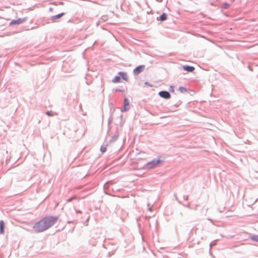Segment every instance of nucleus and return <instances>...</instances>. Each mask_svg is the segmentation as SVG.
Listing matches in <instances>:
<instances>
[{
  "label": "nucleus",
  "mask_w": 258,
  "mask_h": 258,
  "mask_svg": "<svg viewBox=\"0 0 258 258\" xmlns=\"http://www.w3.org/2000/svg\"><path fill=\"white\" fill-rule=\"evenodd\" d=\"M57 217H46L35 224L34 229L38 232L43 231L53 225L58 220Z\"/></svg>",
  "instance_id": "obj_1"
},
{
  "label": "nucleus",
  "mask_w": 258,
  "mask_h": 258,
  "mask_svg": "<svg viewBox=\"0 0 258 258\" xmlns=\"http://www.w3.org/2000/svg\"><path fill=\"white\" fill-rule=\"evenodd\" d=\"M145 68V66L144 65H141L137 67L133 71L134 75H137L139 74L140 73L142 72L144 70Z\"/></svg>",
  "instance_id": "obj_2"
},
{
  "label": "nucleus",
  "mask_w": 258,
  "mask_h": 258,
  "mask_svg": "<svg viewBox=\"0 0 258 258\" xmlns=\"http://www.w3.org/2000/svg\"><path fill=\"white\" fill-rule=\"evenodd\" d=\"M159 95L160 97L165 99H169L171 97L170 93L167 91H160Z\"/></svg>",
  "instance_id": "obj_3"
},
{
  "label": "nucleus",
  "mask_w": 258,
  "mask_h": 258,
  "mask_svg": "<svg viewBox=\"0 0 258 258\" xmlns=\"http://www.w3.org/2000/svg\"><path fill=\"white\" fill-rule=\"evenodd\" d=\"M161 163V161L158 160H154L148 163V166L150 168H152L156 166L157 165L160 164Z\"/></svg>",
  "instance_id": "obj_4"
},
{
  "label": "nucleus",
  "mask_w": 258,
  "mask_h": 258,
  "mask_svg": "<svg viewBox=\"0 0 258 258\" xmlns=\"http://www.w3.org/2000/svg\"><path fill=\"white\" fill-rule=\"evenodd\" d=\"M23 21H24V20L21 19H18L17 20H13L10 23V25L20 24L22 23Z\"/></svg>",
  "instance_id": "obj_5"
},
{
  "label": "nucleus",
  "mask_w": 258,
  "mask_h": 258,
  "mask_svg": "<svg viewBox=\"0 0 258 258\" xmlns=\"http://www.w3.org/2000/svg\"><path fill=\"white\" fill-rule=\"evenodd\" d=\"M182 68L184 71L189 72H192L195 70V68L191 66H183Z\"/></svg>",
  "instance_id": "obj_6"
},
{
  "label": "nucleus",
  "mask_w": 258,
  "mask_h": 258,
  "mask_svg": "<svg viewBox=\"0 0 258 258\" xmlns=\"http://www.w3.org/2000/svg\"><path fill=\"white\" fill-rule=\"evenodd\" d=\"M5 223L3 220L0 221V233L2 234H4Z\"/></svg>",
  "instance_id": "obj_7"
},
{
  "label": "nucleus",
  "mask_w": 258,
  "mask_h": 258,
  "mask_svg": "<svg viewBox=\"0 0 258 258\" xmlns=\"http://www.w3.org/2000/svg\"><path fill=\"white\" fill-rule=\"evenodd\" d=\"M118 74L124 80L126 81H128V77L126 73L120 72Z\"/></svg>",
  "instance_id": "obj_8"
},
{
  "label": "nucleus",
  "mask_w": 258,
  "mask_h": 258,
  "mask_svg": "<svg viewBox=\"0 0 258 258\" xmlns=\"http://www.w3.org/2000/svg\"><path fill=\"white\" fill-rule=\"evenodd\" d=\"M63 15H64V13H60V14H58L57 15L53 16L52 17V20L53 21H55V20L61 18Z\"/></svg>",
  "instance_id": "obj_9"
},
{
  "label": "nucleus",
  "mask_w": 258,
  "mask_h": 258,
  "mask_svg": "<svg viewBox=\"0 0 258 258\" xmlns=\"http://www.w3.org/2000/svg\"><path fill=\"white\" fill-rule=\"evenodd\" d=\"M167 19V16L165 13H163L160 16V21H163L166 20Z\"/></svg>",
  "instance_id": "obj_10"
},
{
  "label": "nucleus",
  "mask_w": 258,
  "mask_h": 258,
  "mask_svg": "<svg viewBox=\"0 0 258 258\" xmlns=\"http://www.w3.org/2000/svg\"><path fill=\"white\" fill-rule=\"evenodd\" d=\"M120 81V78L119 76H116L114 77V78L113 79L112 82L113 83H118Z\"/></svg>",
  "instance_id": "obj_11"
},
{
  "label": "nucleus",
  "mask_w": 258,
  "mask_h": 258,
  "mask_svg": "<svg viewBox=\"0 0 258 258\" xmlns=\"http://www.w3.org/2000/svg\"><path fill=\"white\" fill-rule=\"evenodd\" d=\"M250 239L253 241L258 242V235H252L250 237Z\"/></svg>",
  "instance_id": "obj_12"
},
{
  "label": "nucleus",
  "mask_w": 258,
  "mask_h": 258,
  "mask_svg": "<svg viewBox=\"0 0 258 258\" xmlns=\"http://www.w3.org/2000/svg\"><path fill=\"white\" fill-rule=\"evenodd\" d=\"M129 105V102H128V100H127V99L125 98L124 99V110H126L127 109L126 108V107L127 106H128Z\"/></svg>",
  "instance_id": "obj_13"
},
{
  "label": "nucleus",
  "mask_w": 258,
  "mask_h": 258,
  "mask_svg": "<svg viewBox=\"0 0 258 258\" xmlns=\"http://www.w3.org/2000/svg\"><path fill=\"white\" fill-rule=\"evenodd\" d=\"M179 90L182 93H184L187 91V89L183 87H180L179 88Z\"/></svg>",
  "instance_id": "obj_14"
},
{
  "label": "nucleus",
  "mask_w": 258,
  "mask_h": 258,
  "mask_svg": "<svg viewBox=\"0 0 258 258\" xmlns=\"http://www.w3.org/2000/svg\"><path fill=\"white\" fill-rule=\"evenodd\" d=\"M106 147L105 146H101L100 150L102 153H104L106 151Z\"/></svg>",
  "instance_id": "obj_15"
},
{
  "label": "nucleus",
  "mask_w": 258,
  "mask_h": 258,
  "mask_svg": "<svg viewBox=\"0 0 258 258\" xmlns=\"http://www.w3.org/2000/svg\"><path fill=\"white\" fill-rule=\"evenodd\" d=\"M229 6H230L229 4L225 3L223 5L222 8L226 9H228L229 7Z\"/></svg>",
  "instance_id": "obj_16"
},
{
  "label": "nucleus",
  "mask_w": 258,
  "mask_h": 258,
  "mask_svg": "<svg viewBox=\"0 0 258 258\" xmlns=\"http://www.w3.org/2000/svg\"><path fill=\"white\" fill-rule=\"evenodd\" d=\"M46 114H47L48 115H49V116H52V115H53V113H52V112H51V111H47V112H46Z\"/></svg>",
  "instance_id": "obj_17"
}]
</instances>
